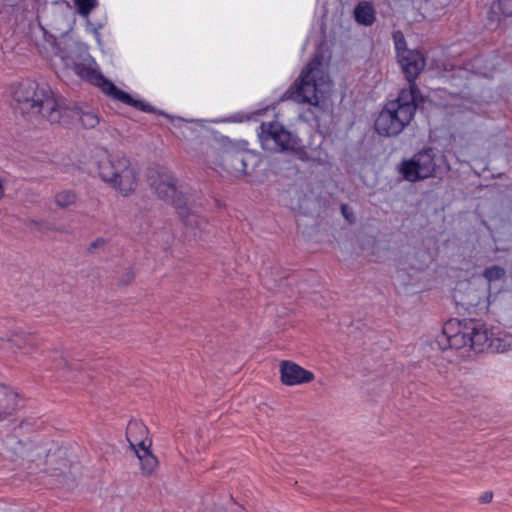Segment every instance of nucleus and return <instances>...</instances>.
I'll return each instance as SVG.
<instances>
[{"label": "nucleus", "mask_w": 512, "mask_h": 512, "mask_svg": "<svg viewBox=\"0 0 512 512\" xmlns=\"http://www.w3.org/2000/svg\"><path fill=\"white\" fill-rule=\"evenodd\" d=\"M14 110L23 116L42 117L50 123L68 125L80 121L85 128H94L99 119L93 112H83L77 105L57 98L46 83L26 79L13 92Z\"/></svg>", "instance_id": "1"}, {"label": "nucleus", "mask_w": 512, "mask_h": 512, "mask_svg": "<svg viewBox=\"0 0 512 512\" xmlns=\"http://www.w3.org/2000/svg\"><path fill=\"white\" fill-rule=\"evenodd\" d=\"M424 102L417 85L403 88L395 100L388 101L374 122L375 131L386 137L399 135L413 120L420 103Z\"/></svg>", "instance_id": "2"}, {"label": "nucleus", "mask_w": 512, "mask_h": 512, "mask_svg": "<svg viewBox=\"0 0 512 512\" xmlns=\"http://www.w3.org/2000/svg\"><path fill=\"white\" fill-rule=\"evenodd\" d=\"M326 78L322 56L315 55L302 69L294 85L281 96V100H293L296 103L319 107L318 93L321 92V86Z\"/></svg>", "instance_id": "3"}, {"label": "nucleus", "mask_w": 512, "mask_h": 512, "mask_svg": "<svg viewBox=\"0 0 512 512\" xmlns=\"http://www.w3.org/2000/svg\"><path fill=\"white\" fill-rule=\"evenodd\" d=\"M100 178L124 196L136 188V172L128 157L122 154L109 155L98 162Z\"/></svg>", "instance_id": "4"}, {"label": "nucleus", "mask_w": 512, "mask_h": 512, "mask_svg": "<svg viewBox=\"0 0 512 512\" xmlns=\"http://www.w3.org/2000/svg\"><path fill=\"white\" fill-rule=\"evenodd\" d=\"M444 157L432 147H427L410 159H404L399 165V173L408 182H418L427 178L437 177L443 173Z\"/></svg>", "instance_id": "5"}, {"label": "nucleus", "mask_w": 512, "mask_h": 512, "mask_svg": "<svg viewBox=\"0 0 512 512\" xmlns=\"http://www.w3.org/2000/svg\"><path fill=\"white\" fill-rule=\"evenodd\" d=\"M155 190L159 198L175 207L178 216L186 226L201 228L205 224L202 217L190 210L188 197L183 191L178 190L177 180L173 176L162 177Z\"/></svg>", "instance_id": "6"}, {"label": "nucleus", "mask_w": 512, "mask_h": 512, "mask_svg": "<svg viewBox=\"0 0 512 512\" xmlns=\"http://www.w3.org/2000/svg\"><path fill=\"white\" fill-rule=\"evenodd\" d=\"M258 137L262 148L270 152L293 151L297 144L296 137L276 122L261 123Z\"/></svg>", "instance_id": "7"}, {"label": "nucleus", "mask_w": 512, "mask_h": 512, "mask_svg": "<svg viewBox=\"0 0 512 512\" xmlns=\"http://www.w3.org/2000/svg\"><path fill=\"white\" fill-rule=\"evenodd\" d=\"M466 319L448 321L435 341L438 348L445 351L446 349H461L469 347V335L466 330Z\"/></svg>", "instance_id": "8"}, {"label": "nucleus", "mask_w": 512, "mask_h": 512, "mask_svg": "<svg viewBox=\"0 0 512 512\" xmlns=\"http://www.w3.org/2000/svg\"><path fill=\"white\" fill-rule=\"evenodd\" d=\"M145 426L143 423L138 421H130L127 425L126 436L127 440L130 443V446L134 450L136 456L138 457L141 470L144 474L150 475L154 472L156 467L158 466V460L156 456H154L149 450V446L145 445V441H137L133 440V432L135 430H144Z\"/></svg>", "instance_id": "9"}, {"label": "nucleus", "mask_w": 512, "mask_h": 512, "mask_svg": "<svg viewBox=\"0 0 512 512\" xmlns=\"http://www.w3.org/2000/svg\"><path fill=\"white\" fill-rule=\"evenodd\" d=\"M401 66V70L409 83L410 88L412 85H417L415 80L421 74L426 66V59L423 53L417 49H411L406 54L397 58Z\"/></svg>", "instance_id": "10"}, {"label": "nucleus", "mask_w": 512, "mask_h": 512, "mask_svg": "<svg viewBox=\"0 0 512 512\" xmlns=\"http://www.w3.org/2000/svg\"><path fill=\"white\" fill-rule=\"evenodd\" d=\"M466 330L469 335V347L475 352H483L489 349L492 340V333L482 320L466 319Z\"/></svg>", "instance_id": "11"}, {"label": "nucleus", "mask_w": 512, "mask_h": 512, "mask_svg": "<svg viewBox=\"0 0 512 512\" xmlns=\"http://www.w3.org/2000/svg\"><path fill=\"white\" fill-rule=\"evenodd\" d=\"M280 378L283 384L294 386L309 383L314 380L315 376L311 371L300 365L289 360H283L280 363Z\"/></svg>", "instance_id": "12"}, {"label": "nucleus", "mask_w": 512, "mask_h": 512, "mask_svg": "<svg viewBox=\"0 0 512 512\" xmlns=\"http://www.w3.org/2000/svg\"><path fill=\"white\" fill-rule=\"evenodd\" d=\"M20 402L17 392L4 384H0V421L13 416L20 408Z\"/></svg>", "instance_id": "13"}, {"label": "nucleus", "mask_w": 512, "mask_h": 512, "mask_svg": "<svg viewBox=\"0 0 512 512\" xmlns=\"http://www.w3.org/2000/svg\"><path fill=\"white\" fill-rule=\"evenodd\" d=\"M251 157L252 155L246 149H228L224 152L222 160L227 169L246 175L247 161Z\"/></svg>", "instance_id": "14"}, {"label": "nucleus", "mask_w": 512, "mask_h": 512, "mask_svg": "<svg viewBox=\"0 0 512 512\" xmlns=\"http://www.w3.org/2000/svg\"><path fill=\"white\" fill-rule=\"evenodd\" d=\"M14 321L12 319H0V339L7 340L17 345L19 348H23V344L27 342L24 334H18L13 329Z\"/></svg>", "instance_id": "15"}, {"label": "nucleus", "mask_w": 512, "mask_h": 512, "mask_svg": "<svg viewBox=\"0 0 512 512\" xmlns=\"http://www.w3.org/2000/svg\"><path fill=\"white\" fill-rule=\"evenodd\" d=\"M112 98L115 100H118L124 104H127L129 106L137 108L146 113L158 112L157 109L155 107H153L152 105H150L149 103H145L142 100L134 99L130 94L119 89L118 87H117L116 91L114 92Z\"/></svg>", "instance_id": "16"}, {"label": "nucleus", "mask_w": 512, "mask_h": 512, "mask_svg": "<svg viewBox=\"0 0 512 512\" xmlns=\"http://www.w3.org/2000/svg\"><path fill=\"white\" fill-rule=\"evenodd\" d=\"M354 17L357 23L371 26L375 20V10L368 2L359 3L354 9Z\"/></svg>", "instance_id": "17"}, {"label": "nucleus", "mask_w": 512, "mask_h": 512, "mask_svg": "<svg viewBox=\"0 0 512 512\" xmlns=\"http://www.w3.org/2000/svg\"><path fill=\"white\" fill-rule=\"evenodd\" d=\"M78 196L74 190L66 189L55 194L54 200L59 208L65 209L76 203Z\"/></svg>", "instance_id": "18"}, {"label": "nucleus", "mask_w": 512, "mask_h": 512, "mask_svg": "<svg viewBox=\"0 0 512 512\" xmlns=\"http://www.w3.org/2000/svg\"><path fill=\"white\" fill-rule=\"evenodd\" d=\"M74 72L81 78L84 79L91 84H96L98 81V77H100L101 73L97 70L85 66L83 64H75L74 66Z\"/></svg>", "instance_id": "19"}, {"label": "nucleus", "mask_w": 512, "mask_h": 512, "mask_svg": "<svg viewBox=\"0 0 512 512\" xmlns=\"http://www.w3.org/2000/svg\"><path fill=\"white\" fill-rule=\"evenodd\" d=\"M392 38L394 41L396 57H400L403 54H406L411 49L407 47V42L405 40L404 34L400 30H396L392 33Z\"/></svg>", "instance_id": "20"}, {"label": "nucleus", "mask_w": 512, "mask_h": 512, "mask_svg": "<svg viewBox=\"0 0 512 512\" xmlns=\"http://www.w3.org/2000/svg\"><path fill=\"white\" fill-rule=\"evenodd\" d=\"M492 352L503 353L512 348V337L505 336L504 338H492L489 343Z\"/></svg>", "instance_id": "21"}, {"label": "nucleus", "mask_w": 512, "mask_h": 512, "mask_svg": "<svg viewBox=\"0 0 512 512\" xmlns=\"http://www.w3.org/2000/svg\"><path fill=\"white\" fill-rule=\"evenodd\" d=\"M482 275L488 282H493L503 279L506 275V271L501 266L492 265L485 268Z\"/></svg>", "instance_id": "22"}, {"label": "nucleus", "mask_w": 512, "mask_h": 512, "mask_svg": "<svg viewBox=\"0 0 512 512\" xmlns=\"http://www.w3.org/2000/svg\"><path fill=\"white\" fill-rule=\"evenodd\" d=\"M498 11L504 17L512 18V0H498L490 8V13Z\"/></svg>", "instance_id": "23"}, {"label": "nucleus", "mask_w": 512, "mask_h": 512, "mask_svg": "<svg viewBox=\"0 0 512 512\" xmlns=\"http://www.w3.org/2000/svg\"><path fill=\"white\" fill-rule=\"evenodd\" d=\"M77 12L84 17H87L91 11L96 7L97 0H74Z\"/></svg>", "instance_id": "24"}, {"label": "nucleus", "mask_w": 512, "mask_h": 512, "mask_svg": "<svg viewBox=\"0 0 512 512\" xmlns=\"http://www.w3.org/2000/svg\"><path fill=\"white\" fill-rule=\"evenodd\" d=\"M95 85L99 86L101 90L110 97L113 96L117 89V86L112 81L106 79L102 74L98 77V81Z\"/></svg>", "instance_id": "25"}, {"label": "nucleus", "mask_w": 512, "mask_h": 512, "mask_svg": "<svg viewBox=\"0 0 512 512\" xmlns=\"http://www.w3.org/2000/svg\"><path fill=\"white\" fill-rule=\"evenodd\" d=\"M134 276V272L131 269H126L123 276L120 279V283L123 285H127L134 279Z\"/></svg>", "instance_id": "26"}, {"label": "nucleus", "mask_w": 512, "mask_h": 512, "mask_svg": "<svg viewBox=\"0 0 512 512\" xmlns=\"http://www.w3.org/2000/svg\"><path fill=\"white\" fill-rule=\"evenodd\" d=\"M451 0H426V2L431 3L436 9H443L448 6Z\"/></svg>", "instance_id": "27"}, {"label": "nucleus", "mask_w": 512, "mask_h": 512, "mask_svg": "<svg viewBox=\"0 0 512 512\" xmlns=\"http://www.w3.org/2000/svg\"><path fill=\"white\" fill-rule=\"evenodd\" d=\"M106 244V240L99 237L95 239L89 246V251H93L97 248L103 247Z\"/></svg>", "instance_id": "28"}, {"label": "nucleus", "mask_w": 512, "mask_h": 512, "mask_svg": "<svg viewBox=\"0 0 512 512\" xmlns=\"http://www.w3.org/2000/svg\"><path fill=\"white\" fill-rule=\"evenodd\" d=\"M492 497H493L492 492H485L480 497V501H481V503H489L492 500Z\"/></svg>", "instance_id": "29"}, {"label": "nucleus", "mask_w": 512, "mask_h": 512, "mask_svg": "<svg viewBox=\"0 0 512 512\" xmlns=\"http://www.w3.org/2000/svg\"><path fill=\"white\" fill-rule=\"evenodd\" d=\"M25 224L27 226H35V227H39L40 226V222L38 220H34V219H29L25 222Z\"/></svg>", "instance_id": "30"}, {"label": "nucleus", "mask_w": 512, "mask_h": 512, "mask_svg": "<svg viewBox=\"0 0 512 512\" xmlns=\"http://www.w3.org/2000/svg\"><path fill=\"white\" fill-rule=\"evenodd\" d=\"M341 209H342V213H343L344 217H345L346 219H349L348 214H345V210L347 209V206H346V205H342Z\"/></svg>", "instance_id": "31"}]
</instances>
